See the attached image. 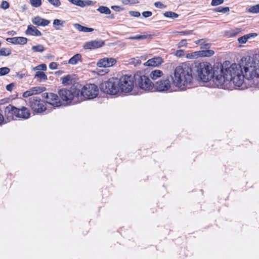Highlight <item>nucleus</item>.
Returning <instances> with one entry per match:
<instances>
[{"label":"nucleus","mask_w":259,"mask_h":259,"mask_svg":"<svg viewBox=\"0 0 259 259\" xmlns=\"http://www.w3.org/2000/svg\"><path fill=\"white\" fill-rule=\"evenodd\" d=\"M31 49L34 52L42 53L45 51V48L42 45L34 46L32 47Z\"/></svg>","instance_id":"nucleus-29"},{"label":"nucleus","mask_w":259,"mask_h":259,"mask_svg":"<svg viewBox=\"0 0 259 259\" xmlns=\"http://www.w3.org/2000/svg\"><path fill=\"white\" fill-rule=\"evenodd\" d=\"M29 105L31 109L36 113H41L47 110L46 103L37 97L30 98Z\"/></svg>","instance_id":"nucleus-7"},{"label":"nucleus","mask_w":259,"mask_h":259,"mask_svg":"<svg viewBox=\"0 0 259 259\" xmlns=\"http://www.w3.org/2000/svg\"><path fill=\"white\" fill-rule=\"evenodd\" d=\"M43 97L48 100L47 103L54 107H59L62 105L61 102L58 101V96L52 93H45Z\"/></svg>","instance_id":"nucleus-10"},{"label":"nucleus","mask_w":259,"mask_h":259,"mask_svg":"<svg viewBox=\"0 0 259 259\" xmlns=\"http://www.w3.org/2000/svg\"><path fill=\"white\" fill-rule=\"evenodd\" d=\"M50 3L53 6L58 7L61 5V3L59 0H48Z\"/></svg>","instance_id":"nucleus-38"},{"label":"nucleus","mask_w":259,"mask_h":259,"mask_svg":"<svg viewBox=\"0 0 259 259\" xmlns=\"http://www.w3.org/2000/svg\"><path fill=\"white\" fill-rule=\"evenodd\" d=\"M100 13L102 14H105L106 15L110 14L111 13L110 10L107 7L105 6H100L97 9Z\"/></svg>","instance_id":"nucleus-30"},{"label":"nucleus","mask_w":259,"mask_h":259,"mask_svg":"<svg viewBox=\"0 0 259 259\" xmlns=\"http://www.w3.org/2000/svg\"><path fill=\"white\" fill-rule=\"evenodd\" d=\"M11 54V50L9 48H3L0 50V56H7Z\"/></svg>","instance_id":"nucleus-32"},{"label":"nucleus","mask_w":259,"mask_h":259,"mask_svg":"<svg viewBox=\"0 0 259 259\" xmlns=\"http://www.w3.org/2000/svg\"><path fill=\"white\" fill-rule=\"evenodd\" d=\"M163 72L160 70H154L152 71L150 73V77L153 80H156L158 78L161 77L163 75Z\"/></svg>","instance_id":"nucleus-22"},{"label":"nucleus","mask_w":259,"mask_h":259,"mask_svg":"<svg viewBox=\"0 0 259 259\" xmlns=\"http://www.w3.org/2000/svg\"><path fill=\"white\" fill-rule=\"evenodd\" d=\"M38 77L40 78L41 80H46L47 79V76L46 74L41 71H37L35 76L34 78Z\"/></svg>","instance_id":"nucleus-33"},{"label":"nucleus","mask_w":259,"mask_h":259,"mask_svg":"<svg viewBox=\"0 0 259 259\" xmlns=\"http://www.w3.org/2000/svg\"><path fill=\"white\" fill-rule=\"evenodd\" d=\"M246 12L253 14L259 13V4L250 6Z\"/></svg>","instance_id":"nucleus-31"},{"label":"nucleus","mask_w":259,"mask_h":259,"mask_svg":"<svg viewBox=\"0 0 259 259\" xmlns=\"http://www.w3.org/2000/svg\"><path fill=\"white\" fill-rule=\"evenodd\" d=\"M10 70L8 67H2L0 68V76L5 75L9 73Z\"/></svg>","instance_id":"nucleus-36"},{"label":"nucleus","mask_w":259,"mask_h":259,"mask_svg":"<svg viewBox=\"0 0 259 259\" xmlns=\"http://www.w3.org/2000/svg\"><path fill=\"white\" fill-rule=\"evenodd\" d=\"M30 3L34 7H38L41 5V0H30Z\"/></svg>","instance_id":"nucleus-35"},{"label":"nucleus","mask_w":259,"mask_h":259,"mask_svg":"<svg viewBox=\"0 0 259 259\" xmlns=\"http://www.w3.org/2000/svg\"><path fill=\"white\" fill-rule=\"evenodd\" d=\"M178 33H180V34L183 35H189L193 33V30H189V31H180L178 32Z\"/></svg>","instance_id":"nucleus-49"},{"label":"nucleus","mask_w":259,"mask_h":259,"mask_svg":"<svg viewBox=\"0 0 259 259\" xmlns=\"http://www.w3.org/2000/svg\"><path fill=\"white\" fill-rule=\"evenodd\" d=\"M32 23L37 26H46L48 25L50 21L49 20L42 19L39 16L33 18L32 20Z\"/></svg>","instance_id":"nucleus-17"},{"label":"nucleus","mask_w":259,"mask_h":259,"mask_svg":"<svg viewBox=\"0 0 259 259\" xmlns=\"http://www.w3.org/2000/svg\"><path fill=\"white\" fill-rule=\"evenodd\" d=\"M257 36V34L255 33H249L246 35H244V36L239 37L238 38V41L240 44H245L248 39L250 38L251 37H255Z\"/></svg>","instance_id":"nucleus-21"},{"label":"nucleus","mask_w":259,"mask_h":259,"mask_svg":"<svg viewBox=\"0 0 259 259\" xmlns=\"http://www.w3.org/2000/svg\"><path fill=\"white\" fill-rule=\"evenodd\" d=\"M4 121V118L3 115L0 112V124H2Z\"/></svg>","instance_id":"nucleus-52"},{"label":"nucleus","mask_w":259,"mask_h":259,"mask_svg":"<svg viewBox=\"0 0 259 259\" xmlns=\"http://www.w3.org/2000/svg\"><path fill=\"white\" fill-rule=\"evenodd\" d=\"M135 79L138 80V84L142 90L151 91L154 89V84L150 79L145 75L135 76Z\"/></svg>","instance_id":"nucleus-8"},{"label":"nucleus","mask_w":259,"mask_h":259,"mask_svg":"<svg viewBox=\"0 0 259 259\" xmlns=\"http://www.w3.org/2000/svg\"><path fill=\"white\" fill-rule=\"evenodd\" d=\"M147 38V36L146 35H138L135 36H131L128 38V39H143Z\"/></svg>","instance_id":"nucleus-37"},{"label":"nucleus","mask_w":259,"mask_h":259,"mask_svg":"<svg viewBox=\"0 0 259 259\" xmlns=\"http://www.w3.org/2000/svg\"><path fill=\"white\" fill-rule=\"evenodd\" d=\"M62 83L65 85H68L72 83V77L70 75H67L61 78Z\"/></svg>","instance_id":"nucleus-26"},{"label":"nucleus","mask_w":259,"mask_h":259,"mask_svg":"<svg viewBox=\"0 0 259 259\" xmlns=\"http://www.w3.org/2000/svg\"><path fill=\"white\" fill-rule=\"evenodd\" d=\"M20 78H22V77H23V75H20Z\"/></svg>","instance_id":"nucleus-57"},{"label":"nucleus","mask_w":259,"mask_h":259,"mask_svg":"<svg viewBox=\"0 0 259 259\" xmlns=\"http://www.w3.org/2000/svg\"><path fill=\"white\" fill-rule=\"evenodd\" d=\"M101 90L109 95H116L120 91L118 79L111 78L100 85Z\"/></svg>","instance_id":"nucleus-5"},{"label":"nucleus","mask_w":259,"mask_h":259,"mask_svg":"<svg viewBox=\"0 0 259 259\" xmlns=\"http://www.w3.org/2000/svg\"><path fill=\"white\" fill-rule=\"evenodd\" d=\"M10 7L9 3L5 1H4L2 2L1 4V8L4 10L8 9Z\"/></svg>","instance_id":"nucleus-40"},{"label":"nucleus","mask_w":259,"mask_h":259,"mask_svg":"<svg viewBox=\"0 0 259 259\" xmlns=\"http://www.w3.org/2000/svg\"><path fill=\"white\" fill-rule=\"evenodd\" d=\"M202 41L200 42V45L202 46L206 41L207 40L205 39H202Z\"/></svg>","instance_id":"nucleus-54"},{"label":"nucleus","mask_w":259,"mask_h":259,"mask_svg":"<svg viewBox=\"0 0 259 259\" xmlns=\"http://www.w3.org/2000/svg\"><path fill=\"white\" fill-rule=\"evenodd\" d=\"M202 41V39H199V40H196L195 41V43L196 44V45H200V43L201 41Z\"/></svg>","instance_id":"nucleus-55"},{"label":"nucleus","mask_w":259,"mask_h":259,"mask_svg":"<svg viewBox=\"0 0 259 259\" xmlns=\"http://www.w3.org/2000/svg\"><path fill=\"white\" fill-rule=\"evenodd\" d=\"M211 47V44L209 43H207V41L201 47V49L204 50L209 49Z\"/></svg>","instance_id":"nucleus-45"},{"label":"nucleus","mask_w":259,"mask_h":259,"mask_svg":"<svg viewBox=\"0 0 259 259\" xmlns=\"http://www.w3.org/2000/svg\"><path fill=\"white\" fill-rule=\"evenodd\" d=\"M59 95L62 99V105H68L71 104L73 100L74 103L75 101H78V96L79 93V90L75 89L67 90L66 89H61L59 92Z\"/></svg>","instance_id":"nucleus-4"},{"label":"nucleus","mask_w":259,"mask_h":259,"mask_svg":"<svg viewBox=\"0 0 259 259\" xmlns=\"http://www.w3.org/2000/svg\"><path fill=\"white\" fill-rule=\"evenodd\" d=\"M111 9L116 11H119L120 10V8L119 6H113L111 7Z\"/></svg>","instance_id":"nucleus-51"},{"label":"nucleus","mask_w":259,"mask_h":259,"mask_svg":"<svg viewBox=\"0 0 259 259\" xmlns=\"http://www.w3.org/2000/svg\"><path fill=\"white\" fill-rule=\"evenodd\" d=\"M14 86H15V83H10L9 84H8L6 86V89H7V91L11 92L13 90V87Z\"/></svg>","instance_id":"nucleus-50"},{"label":"nucleus","mask_w":259,"mask_h":259,"mask_svg":"<svg viewBox=\"0 0 259 259\" xmlns=\"http://www.w3.org/2000/svg\"><path fill=\"white\" fill-rule=\"evenodd\" d=\"M30 115L29 110L25 107H22L21 108H17L16 114V118H21L23 119H28Z\"/></svg>","instance_id":"nucleus-15"},{"label":"nucleus","mask_w":259,"mask_h":259,"mask_svg":"<svg viewBox=\"0 0 259 259\" xmlns=\"http://www.w3.org/2000/svg\"><path fill=\"white\" fill-rule=\"evenodd\" d=\"M223 13H226L229 11V9L228 7L223 8Z\"/></svg>","instance_id":"nucleus-53"},{"label":"nucleus","mask_w":259,"mask_h":259,"mask_svg":"<svg viewBox=\"0 0 259 259\" xmlns=\"http://www.w3.org/2000/svg\"><path fill=\"white\" fill-rule=\"evenodd\" d=\"M200 52L201 57H210L214 53L213 50L208 49L200 51Z\"/></svg>","instance_id":"nucleus-27"},{"label":"nucleus","mask_w":259,"mask_h":259,"mask_svg":"<svg viewBox=\"0 0 259 259\" xmlns=\"http://www.w3.org/2000/svg\"><path fill=\"white\" fill-rule=\"evenodd\" d=\"M239 65L232 64L225 68L224 65L218 64L213 68L208 62H202L197 67L198 77L207 82L212 78L218 88H225L232 82L235 85L240 87L244 78L250 79L255 77L259 78V66L252 58H243Z\"/></svg>","instance_id":"nucleus-1"},{"label":"nucleus","mask_w":259,"mask_h":259,"mask_svg":"<svg viewBox=\"0 0 259 259\" xmlns=\"http://www.w3.org/2000/svg\"><path fill=\"white\" fill-rule=\"evenodd\" d=\"M17 108L9 105L5 108V116L8 121L15 119Z\"/></svg>","instance_id":"nucleus-11"},{"label":"nucleus","mask_w":259,"mask_h":259,"mask_svg":"<svg viewBox=\"0 0 259 259\" xmlns=\"http://www.w3.org/2000/svg\"><path fill=\"white\" fill-rule=\"evenodd\" d=\"M69 2L76 6L84 7L89 5L90 1H83L82 0H68Z\"/></svg>","instance_id":"nucleus-23"},{"label":"nucleus","mask_w":259,"mask_h":259,"mask_svg":"<svg viewBox=\"0 0 259 259\" xmlns=\"http://www.w3.org/2000/svg\"><path fill=\"white\" fill-rule=\"evenodd\" d=\"M46 90L45 87H35L31 88L29 90L25 92L23 94V97L24 98H27L33 95L38 94L44 92Z\"/></svg>","instance_id":"nucleus-14"},{"label":"nucleus","mask_w":259,"mask_h":259,"mask_svg":"<svg viewBox=\"0 0 259 259\" xmlns=\"http://www.w3.org/2000/svg\"><path fill=\"white\" fill-rule=\"evenodd\" d=\"M104 45V42L102 40H95L86 42L83 46L85 49H96Z\"/></svg>","instance_id":"nucleus-13"},{"label":"nucleus","mask_w":259,"mask_h":259,"mask_svg":"<svg viewBox=\"0 0 259 259\" xmlns=\"http://www.w3.org/2000/svg\"><path fill=\"white\" fill-rule=\"evenodd\" d=\"M171 87V83L168 78H163L154 84V89L159 92L168 91Z\"/></svg>","instance_id":"nucleus-9"},{"label":"nucleus","mask_w":259,"mask_h":259,"mask_svg":"<svg viewBox=\"0 0 259 259\" xmlns=\"http://www.w3.org/2000/svg\"><path fill=\"white\" fill-rule=\"evenodd\" d=\"M74 27L78 31L84 32H92L94 30L93 28L86 27L78 24H75Z\"/></svg>","instance_id":"nucleus-24"},{"label":"nucleus","mask_w":259,"mask_h":259,"mask_svg":"<svg viewBox=\"0 0 259 259\" xmlns=\"http://www.w3.org/2000/svg\"><path fill=\"white\" fill-rule=\"evenodd\" d=\"M192 68L189 65L183 64L178 66L171 75L172 84L181 90H184L190 84L193 80Z\"/></svg>","instance_id":"nucleus-2"},{"label":"nucleus","mask_w":259,"mask_h":259,"mask_svg":"<svg viewBox=\"0 0 259 259\" xmlns=\"http://www.w3.org/2000/svg\"><path fill=\"white\" fill-rule=\"evenodd\" d=\"M81 55L79 54H77L69 60L68 63L71 65H76L78 62H81Z\"/></svg>","instance_id":"nucleus-20"},{"label":"nucleus","mask_w":259,"mask_h":259,"mask_svg":"<svg viewBox=\"0 0 259 259\" xmlns=\"http://www.w3.org/2000/svg\"><path fill=\"white\" fill-rule=\"evenodd\" d=\"M6 40L9 42L14 44L24 45L27 43V39L24 37H15L8 38Z\"/></svg>","instance_id":"nucleus-18"},{"label":"nucleus","mask_w":259,"mask_h":259,"mask_svg":"<svg viewBox=\"0 0 259 259\" xmlns=\"http://www.w3.org/2000/svg\"><path fill=\"white\" fill-rule=\"evenodd\" d=\"M162 62L163 60L161 57H154L149 59L144 65L145 66L156 67L160 65Z\"/></svg>","instance_id":"nucleus-16"},{"label":"nucleus","mask_w":259,"mask_h":259,"mask_svg":"<svg viewBox=\"0 0 259 259\" xmlns=\"http://www.w3.org/2000/svg\"><path fill=\"white\" fill-rule=\"evenodd\" d=\"M49 68L51 69H56L57 68V64L56 62H52L49 65Z\"/></svg>","instance_id":"nucleus-47"},{"label":"nucleus","mask_w":259,"mask_h":259,"mask_svg":"<svg viewBox=\"0 0 259 259\" xmlns=\"http://www.w3.org/2000/svg\"><path fill=\"white\" fill-rule=\"evenodd\" d=\"M186 45H187V40L186 39H182L178 44V47L181 48V47L186 46Z\"/></svg>","instance_id":"nucleus-44"},{"label":"nucleus","mask_w":259,"mask_h":259,"mask_svg":"<svg viewBox=\"0 0 259 259\" xmlns=\"http://www.w3.org/2000/svg\"><path fill=\"white\" fill-rule=\"evenodd\" d=\"M65 21L60 19H55L53 21V26L56 30H59L60 27H63L64 26Z\"/></svg>","instance_id":"nucleus-25"},{"label":"nucleus","mask_w":259,"mask_h":259,"mask_svg":"<svg viewBox=\"0 0 259 259\" xmlns=\"http://www.w3.org/2000/svg\"><path fill=\"white\" fill-rule=\"evenodd\" d=\"M223 8L219 7L217 8V11L219 12H222L223 13Z\"/></svg>","instance_id":"nucleus-56"},{"label":"nucleus","mask_w":259,"mask_h":259,"mask_svg":"<svg viewBox=\"0 0 259 259\" xmlns=\"http://www.w3.org/2000/svg\"><path fill=\"white\" fill-rule=\"evenodd\" d=\"M116 63V60L112 58H104L100 59L97 65L99 67H109L112 66Z\"/></svg>","instance_id":"nucleus-12"},{"label":"nucleus","mask_w":259,"mask_h":259,"mask_svg":"<svg viewBox=\"0 0 259 259\" xmlns=\"http://www.w3.org/2000/svg\"><path fill=\"white\" fill-rule=\"evenodd\" d=\"M99 94L98 87L94 84H87L79 90L78 96V101L75 102H80L85 99H92L96 98Z\"/></svg>","instance_id":"nucleus-3"},{"label":"nucleus","mask_w":259,"mask_h":259,"mask_svg":"<svg viewBox=\"0 0 259 259\" xmlns=\"http://www.w3.org/2000/svg\"><path fill=\"white\" fill-rule=\"evenodd\" d=\"M164 16L166 17L176 18L178 17V15L174 12L168 11L164 13Z\"/></svg>","instance_id":"nucleus-34"},{"label":"nucleus","mask_w":259,"mask_h":259,"mask_svg":"<svg viewBox=\"0 0 259 259\" xmlns=\"http://www.w3.org/2000/svg\"><path fill=\"white\" fill-rule=\"evenodd\" d=\"M142 15L145 18H147L152 15V12L150 11H145L142 13Z\"/></svg>","instance_id":"nucleus-46"},{"label":"nucleus","mask_w":259,"mask_h":259,"mask_svg":"<svg viewBox=\"0 0 259 259\" xmlns=\"http://www.w3.org/2000/svg\"><path fill=\"white\" fill-rule=\"evenodd\" d=\"M200 57H201L200 51L188 53L186 55V58L189 59H196Z\"/></svg>","instance_id":"nucleus-28"},{"label":"nucleus","mask_w":259,"mask_h":259,"mask_svg":"<svg viewBox=\"0 0 259 259\" xmlns=\"http://www.w3.org/2000/svg\"><path fill=\"white\" fill-rule=\"evenodd\" d=\"M118 84L121 92L129 93L134 87V77L131 75H124L118 79Z\"/></svg>","instance_id":"nucleus-6"},{"label":"nucleus","mask_w":259,"mask_h":259,"mask_svg":"<svg viewBox=\"0 0 259 259\" xmlns=\"http://www.w3.org/2000/svg\"><path fill=\"white\" fill-rule=\"evenodd\" d=\"M175 55L178 57H182L184 55V51L182 50H178L176 52Z\"/></svg>","instance_id":"nucleus-42"},{"label":"nucleus","mask_w":259,"mask_h":259,"mask_svg":"<svg viewBox=\"0 0 259 259\" xmlns=\"http://www.w3.org/2000/svg\"><path fill=\"white\" fill-rule=\"evenodd\" d=\"M224 0H212L211 5L212 6H217L222 4Z\"/></svg>","instance_id":"nucleus-43"},{"label":"nucleus","mask_w":259,"mask_h":259,"mask_svg":"<svg viewBox=\"0 0 259 259\" xmlns=\"http://www.w3.org/2000/svg\"><path fill=\"white\" fill-rule=\"evenodd\" d=\"M26 34L27 35L37 36L41 35L40 31L32 25H29L28 26L27 29L26 31Z\"/></svg>","instance_id":"nucleus-19"},{"label":"nucleus","mask_w":259,"mask_h":259,"mask_svg":"<svg viewBox=\"0 0 259 259\" xmlns=\"http://www.w3.org/2000/svg\"><path fill=\"white\" fill-rule=\"evenodd\" d=\"M130 14L131 16L135 17H138L140 16V13L137 11H131Z\"/></svg>","instance_id":"nucleus-48"},{"label":"nucleus","mask_w":259,"mask_h":259,"mask_svg":"<svg viewBox=\"0 0 259 259\" xmlns=\"http://www.w3.org/2000/svg\"><path fill=\"white\" fill-rule=\"evenodd\" d=\"M131 64L134 65L135 66L140 65L141 63V61L139 59H136L135 58H132L131 59Z\"/></svg>","instance_id":"nucleus-39"},{"label":"nucleus","mask_w":259,"mask_h":259,"mask_svg":"<svg viewBox=\"0 0 259 259\" xmlns=\"http://www.w3.org/2000/svg\"><path fill=\"white\" fill-rule=\"evenodd\" d=\"M34 69L37 70H41L46 71L47 70V66L45 64H41V65H39L37 66L36 67H35L34 68Z\"/></svg>","instance_id":"nucleus-41"}]
</instances>
